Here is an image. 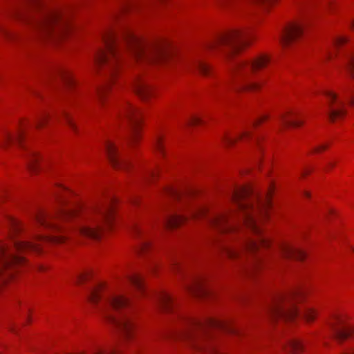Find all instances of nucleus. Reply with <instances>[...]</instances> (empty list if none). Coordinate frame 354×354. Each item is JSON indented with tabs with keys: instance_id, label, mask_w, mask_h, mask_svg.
Here are the masks:
<instances>
[{
	"instance_id": "obj_33",
	"label": "nucleus",
	"mask_w": 354,
	"mask_h": 354,
	"mask_svg": "<svg viewBox=\"0 0 354 354\" xmlns=\"http://www.w3.org/2000/svg\"><path fill=\"white\" fill-rule=\"evenodd\" d=\"M135 5L134 0H122L120 6V12H124L133 7Z\"/></svg>"
},
{
	"instance_id": "obj_1",
	"label": "nucleus",
	"mask_w": 354,
	"mask_h": 354,
	"mask_svg": "<svg viewBox=\"0 0 354 354\" xmlns=\"http://www.w3.org/2000/svg\"><path fill=\"white\" fill-rule=\"evenodd\" d=\"M104 48L97 50L93 60L96 66L104 71L111 80L115 72L123 48H128L136 60L156 62L166 56L168 44L165 41L147 42L131 30L123 28L120 33L108 30L102 35Z\"/></svg>"
},
{
	"instance_id": "obj_52",
	"label": "nucleus",
	"mask_w": 354,
	"mask_h": 354,
	"mask_svg": "<svg viewBox=\"0 0 354 354\" xmlns=\"http://www.w3.org/2000/svg\"><path fill=\"white\" fill-rule=\"evenodd\" d=\"M174 268H179V266H178V263H175L174 264Z\"/></svg>"
},
{
	"instance_id": "obj_2",
	"label": "nucleus",
	"mask_w": 354,
	"mask_h": 354,
	"mask_svg": "<svg viewBox=\"0 0 354 354\" xmlns=\"http://www.w3.org/2000/svg\"><path fill=\"white\" fill-rule=\"evenodd\" d=\"M113 204V200L110 199L89 208L81 205L62 207L55 215L39 211L33 218L37 225L54 233L64 230L58 223L59 221L74 220L77 222L75 233L97 240L101 236L102 223L110 225L111 223Z\"/></svg>"
},
{
	"instance_id": "obj_37",
	"label": "nucleus",
	"mask_w": 354,
	"mask_h": 354,
	"mask_svg": "<svg viewBox=\"0 0 354 354\" xmlns=\"http://www.w3.org/2000/svg\"><path fill=\"white\" fill-rule=\"evenodd\" d=\"M249 135H250V132L247 131H245V132L242 133L241 134H240L236 138H231V137H226L225 139V142L227 144L231 145V144L234 143L237 139H240V138H242L244 137H248Z\"/></svg>"
},
{
	"instance_id": "obj_53",
	"label": "nucleus",
	"mask_w": 354,
	"mask_h": 354,
	"mask_svg": "<svg viewBox=\"0 0 354 354\" xmlns=\"http://www.w3.org/2000/svg\"><path fill=\"white\" fill-rule=\"evenodd\" d=\"M305 194L306 195V196H309V193L308 192H306Z\"/></svg>"
},
{
	"instance_id": "obj_41",
	"label": "nucleus",
	"mask_w": 354,
	"mask_h": 354,
	"mask_svg": "<svg viewBox=\"0 0 354 354\" xmlns=\"http://www.w3.org/2000/svg\"><path fill=\"white\" fill-rule=\"evenodd\" d=\"M0 33L5 37L6 38H13L15 37V35L9 32L8 30H7L6 29H5L4 28L0 26Z\"/></svg>"
},
{
	"instance_id": "obj_29",
	"label": "nucleus",
	"mask_w": 354,
	"mask_h": 354,
	"mask_svg": "<svg viewBox=\"0 0 354 354\" xmlns=\"http://www.w3.org/2000/svg\"><path fill=\"white\" fill-rule=\"evenodd\" d=\"M55 73L57 75H59L63 80V81L66 84H73V80L71 74L66 69H64L61 67H58L56 68Z\"/></svg>"
},
{
	"instance_id": "obj_30",
	"label": "nucleus",
	"mask_w": 354,
	"mask_h": 354,
	"mask_svg": "<svg viewBox=\"0 0 354 354\" xmlns=\"http://www.w3.org/2000/svg\"><path fill=\"white\" fill-rule=\"evenodd\" d=\"M49 118V114L46 113H41L37 117L34 124H32L35 128L39 129L44 125Z\"/></svg>"
},
{
	"instance_id": "obj_36",
	"label": "nucleus",
	"mask_w": 354,
	"mask_h": 354,
	"mask_svg": "<svg viewBox=\"0 0 354 354\" xmlns=\"http://www.w3.org/2000/svg\"><path fill=\"white\" fill-rule=\"evenodd\" d=\"M62 115H63V117L64 118L66 123L68 124V125L73 129V130H75V124L72 119V118L71 117V115H69L68 113H67L66 111H64L62 113Z\"/></svg>"
},
{
	"instance_id": "obj_13",
	"label": "nucleus",
	"mask_w": 354,
	"mask_h": 354,
	"mask_svg": "<svg viewBox=\"0 0 354 354\" xmlns=\"http://www.w3.org/2000/svg\"><path fill=\"white\" fill-rule=\"evenodd\" d=\"M328 325L333 331L334 338L339 343L343 342L354 332V327L347 325L338 316L334 317Z\"/></svg>"
},
{
	"instance_id": "obj_4",
	"label": "nucleus",
	"mask_w": 354,
	"mask_h": 354,
	"mask_svg": "<svg viewBox=\"0 0 354 354\" xmlns=\"http://www.w3.org/2000/svg\"><path fill=\"white\" fill-rule=\"evenodd\" d=\"M178 327L169 335L186 343L193 349L209 353L214 351L212 330H222L227 333L238 334V329L225 320L207 318L200 320L184 315H178Z\"/></svg>"
},
{
	"instance_id": "obj_35",
	"label": "nucleus",
	"mask_w": 354,
	"mask_h": 354,
	"mask_svg": "<svg viewBox=\"0 0 354 354\" xmlns=\"http://www.w3.org/2000/svg\"><path fill=\"white\" fill-rule=\"evenodd\" d=\"M154 145H155L156 149L160 153L164 155L165 151H164V147H163V143H162V138L161 136H160V135L157 136Z\"/></svg>"
},
{
	"instance_id": "obj_32",
	"label": "nucleus",
	"mask_w": 354,
	"mask_h": 354,
	"mask_svg": "<svg viewBox=\"0 0 354 354\" xmlns=\"http://www.w3.org/2000/svg\"><path fill=\"white\" fill-rule=\"evenodd\" d=\"M165 192L167 195H169L170 197H172L174 198L178 199L181 197L183 195V192L174 187H167L165 189Z\"/></svg>"
},
{
	"instance_id": "obj_31",
	"label": "nucleus",
	"mask_w": 354,
	"mask_h": 354,
	"mask_svg": "<svg viewBox=\"0 0 354 354\" xmlns=\"http://www.w3.org/2000/svg\"><path fill=\"white\" fill-rule=\"evenodd\" d=\"M345 67L351 76L354 78V54L348 55L347 62Z\"/></svg>"
},
{
	"instance_id": "obj_3",
	"label": "nucleus",
	"mask_w": 354,
	"mask_h": 354,
	"mask_svg": "<svg viewBox=\"0 0 354 354\" xmlns=\"http://www.w3.org/2000/svg\"><path fill=\"white\" fill-rule=\"evenodd\" d=\"M232 199L241 213L240 219L257 235V239L245 240L241 250L222 246L226 254L230 258H235L244 252L254 254L261 248L268 247L270 241L262 234L257 217L266 216L270 206V191L265 198H261L250 187L240 186L233 189Z\"/></svg>"
},
{
	"instance_id": "obj_39",
	"label": "nucleus",
	"mask_w": 354,
	"mask_h": 354,
	"mask_svg": "<svg viewBox=\"0 0 354 354\" xmlns=\"http://www.w3.org/2000/svg\"><path fill=\"white\" fill-rule=\"evenodd\" d=\"M206 214V210L205 209L198 208L190 212V216L192 217H196L199 216H205Z\"/></svg>"
},
{
	"instance_id": "obj_6",
	"label": "nucleus",
	"mask_w": 354,
	"mask_h": 354,
	"mask_svg": "<svg viewBox=\"0 0 354 354\" xmlns=\"http://www.w3.org/2000/svg\"><path fill=\"white\" fill-rule=\"evenodd\" d=\"M66 238L64 234H35L30 241H14L12 245L0 242V287L12 277L14 268L25 263L24 258L17 255L16 252H40L43 243H59L64 242Z\"/></svg>"
},
{
	"instance_id": "obj_24",
	"label": "nucleus",
	"mask_w": 354,
	"mask_h": 354,
	"mask_svg": "<svg viewBox=\"0 0 354 354\" xmlns=\"http://www.w3.org/2000/svg\"><path fill=\"white\" fill-rule=\"evenodd\" d=\"M6 222L12 236L19 233L23 230V225L21 222L12 216H6Z\"/></svg>"
},
{
	"instance_id": "obj_14",
	"label": "nucleus",
	"mask_w": 354,
	"mask_h": 354,
	"mask_svg": "<svg viewBox=\"0 0 354 354\" xmlns=\"http://www.w3.org/2000/svg\"><path fill=\"white\" fill-rule=\"evenodd\" d=\"M303 34V26L293 23L284 28L279 36V41L284 46H288L296 42Z\"/></svg>"
},
{
	"instance_id": "obj_47",
	"label": "nucleus",
	"mask_w": 354,
	"mask_h": 354,
	"mask_svg": "<svg viewBox=\"0 0 354 354\" xmlns=\"http://www.w3.org/2000/svg\"><path fill=\"white\" fill-rule=\"evenodd\" d=\"M354 353V348H350L343 351L342 354H353Z\"/></svg>"
},
{
	"instance_id": "obj_28",
	"label": "nucleus",
	"mask_w": 354,
	"mask_h": 354,
	"mask_svg": "<svg viewBox=\"0 0 354 354\" xmlns=\"http://www.w3.org/2000/svg\"><path fill=\"white\" fill-rule=\"evenodd\" d=\"M39 157L35 151H29L27 155L28 166L31 171L37 169Z\"/></svg>"
},
{
	"instance_id": "obj_15",
	"label": "nucleus",
	"mask_w": 354,
	"mask_h": 354,
	"mask_svg": "<svg viewBox=\"0 0 354 354\" xmlns=\"http://www.w3.org/2000/svg\"><path fill=\"white\" fill-rule=\"evenodd\" d=\"M105 150L110 162L115 168L127 169L131 166L129 160L119 156L118 149L113 142L109 140L106 141Z\"/></svg>"
},
{
	"instance_id": "obj_18",
	"label": "nucleus",
	"mask_w": 354,
	"mask_h": 354,
	"mask_svg": "<svg viewBox=\"0 0 354 354\" xmlns=\"http://www.w3.org/2000/svg\"><path fill=\"white\" fill-rule=\"evenodd\" d=\"M156 302L158 307L164 312H173L174 304L171 297L167 292H162L156 295Z\"/></svg>"
},
{
	"instance_id": "obj_5",
	"label": "nucleus",
	"mask_w": 354,
	"mask_h": 354,
	"mask_svg": "<svg viewBox=\"0 0 354 354\" xmlns=\"http://www.w3.org/2000/svg\"><path fill=\"white\" fill-rule=\"evenodd\" d=\"M100 285L93 288L89 295L90 302L109 324L118 328L127 338H131L134 331V324L129 314L130 304L124 296L102 292Z\"/></svg>"
},
{
	"instance_id": "obj_40",
	"label": "nucleus",
	"mask_w": 354,
	"mask_h": 354,
	"mask_svg": "<svg viewBox=\"0 0 354 354\" xmlns=\"http://www.w3.org/2000/svg\"><path fill=\"white\" fill-rule=\"evenodd\" d=\"M202 122H201V119L196 117V116H192L187 121V124L188 125H196V124H201Z\"/></svg>"
},
{
	"instance_id": "obj_48",
	"label": "nucleus",
	"mask_w": 354,
	"mask_h": 354,
	"mask_svg": "<svg viewBox=\"0 0 354 354\" xmlns=\"http://www.w3.org/2000/svg\"><path fill=\"white\" fill-rule=\"evenodd\" d=\"M261 262V259L259 257H255L254 259L253 260V266H257Z\"/></svg>"
},
{
	"instance_id": "obj_49",
	"label": "nucleus",
	"mask_w": 354,
	"mask_h": 354,
	"mask_svg": "<svg viewBox=\"0 0 354 354\" xmlns=\"http://www.w3.org/2000/svg\"><path fill=\"white\" fill-rule=\"evenodd\" d=\"M155 175H156V172L154 171H149L147 173V178H152V177L155 176Z\"/></svg>"
},
{
	"instance_id": "obj_21",
	"label": "nucleus",
	"mask_w": 354,
	"mask_h": 354,
	"mask_svg": "<svg viewBox=\"0 0 354 354\" xmlns=\"http://www.w3.org/2000/svg\"><path fill=\"white\" fill-rule=\"evenodd\" d=\"M289 116L296 118V117H297V113H293L292 111H289V112L281 114L279 115V120L280 124L282 126H283V127L292 126V127H299L300 125L302 124L301 121L297 120L295 118H290Z\"/></svg>"
},
{
	"instance_id": "obj_22",
	"label": "nucleus",
	"mask_w": 354,
	"mask_h": 354,
	"mask_svg": "<svg viewBox=\"0 0 354 354\" xmlns=\"http://www.w3.org/2000/svg\"><path fill=\"white\" fill-rule=\"evenodd\" d=\"M187 217L183 215L171 214L165 216L163 224L167 227H175L180 225L187 220Z\"/></svg>"
},
{
	"instance_id": "obj_43",
	"label": "nucleus",
	"mask_w": 354,
	"mask_h": 354,
	"mask_svg": "<svg viewBox=\"0 0 354 354\" xmlns=\"http://www.w3.org/2000/svg\"><path fill=\"white\" fill-rule=\"evenodd\" d=\"M7 329L12 332V333H16L17 332V327L15 326V324L9 322L6 325Z\"/></svg>"
},
{
	"instance_id": "obj_19",
	"label": "nucleus",
	"mask_w": 354,
	"mask_h": 354,
	"mask_svg": "<svg viewBox=\"0 0 354 354\" xmlns=\"http://www.w3.org/2000/svg\"><path fill=\"white\" fill-rule=\"evenodd\" d=\"M133 89L142 100H147L152 95L151 86L140 79L135 82Z\"/></svg>"
},
{
	"instance_id": "obj_20",
	"label": "nucleus",
	"mask_w": 354,
	"mask_h": 354,
	"mask_svg": "<svg viewBox=\"0 0 354 354\" xmlns=\"http://www.w3.org/2000/svg\"><path fill=\"white\" fill-rule=\"evenodd\" d=\"M185 288L188 292L196 296L203 295L207 292L203 286L202 279L200 278H193L192 282L186 285Z\"/></svg>"
},
{
	"instance_id": "obj_42",
	"label": "nucleus",
	"mask_w": 354,
	"mask_h": 354,
	"mask_svg": "<svg viewBox=\"0 0 354 354\" xmlns=\"http://www.w3.org/2000/svg\"><path fill=\"white\" fill-rule=\"evenodd\" d=\"M150 247V243L146 240L142 241V242L140 244V252H144Z\"/></svg>"
},
{
	"instance_id": "obj_50",
	"label": "nucleus",
	"mask_w": 354,
	"mask_h": 354,
	"mask_svg": "<svg viewBox=\"0 0 354 354\" xmlns=\"http://www.w3.org/2000/svg\"><path fill=\"white\" fill-rule=\"evenodd\" d=\"M134 230H135V232H136V234H141L142 233V230H141V229L140 228V227H137V226H136V227H135Z\"/></svg>"
},
{
	"instance_id": "obj_38",
	"label": "nucleus",
	"mask_w": 354,
	"mask_h": 354,
	"mask_svg": "<svg viewBox=\"0 0 354 354\" xmlns=\"http://www.w3.org/2000/svg\"><path fill=\"white\" fill-rule=\"evenodd\" d=\"M109 87V83H108L106 86L100 88L97 91V96L100 100H102L104 95L108 91Z\"/></svg>"
},
{
	"instance_id": "obj_23",
	"label": "nucleus",
	"mask_w": 354,
	"mask_h": 354,
	"mask_svg": "<svg viewBox=\"0 0 354 354\" xmlns=\"http://www.w3.org/2000/svg\"><path fill=\"white\" fill-rule=\"evenodd\" d=\"M24 136V132L22 130L19 131L16 135H12L8 133L5 138H3L1 144L0 145V147L6 148L9 145H12L14 143H18L21 145Z\"/></svg>"
},
{
	"instance_id": "obj_12",
	"label": "nucleus",
	"mask_w": 354,
	"mask_h": 354,
	"mask_svg": "<svg viewBox=\"0 0 354 354\" xmlns=\"http://www.w3.org/2000/svg\"><path fill=\"white\" fill-rule=\"evenodd\" d=\"M120 117L127 120L131 126V134L129 138V142H136L138 138V126L140 123L141 113L129 103H125L120 111Z\"/></svg>"
},
{
	"instance_id": "obj_17",
	"label": "nucleus",
	"mask_w": 354,
	"mask_h": 354,
	"mask_svg": "<svg viewBox=\"0 0 354 354\" xmlns=\"http://www.w3.org/2000/svg\"><path fill=\"white\" fill-rule=\"evenodd\" d=\"M281 254L286 259L302 261L306 257L305 253L302 250L289 243L283 244L281 248Z\"/></svg>"
},
{
	"instance_id": "obj_9",
	"label": "nucleus",
	"mask_w": 354,
	"mask_h": 354,
	"mask_svg": "<svg viewBox=\"0 0 354 354\" xmlns=\"http://www.w3.org/2000/svg\"><path fill=\"white\" fill-rule=\"evenodd\" d=\"M268 62L269 58L266 55H259L253 60H237L233 63L230 75L234 88L236 91H257L261 83L254 80V72L266 67Z\"/></svg>"
},
{
	"instance_id": "obj_44",
	"label": "nucleus",
	"mask_w": 354,
	"mask_h": 354,
	"mask_svg": "<svg viewBox=\"0 0 354 354\" xmlns=\"http://www.w3.org/2000/svg\"><path fill=\"white\" fill-rule=\"evenodd\" d=\"M86 278V273H81L79 274L75 279V282L79 283L82 282Z\"/></svg>"
},
{
	"instance_id": "obj_25",
	"label": "nucleus",
	"mask_w": 354,
	"mask_h": 354,
	"mask_svg": "<svg viewBox=\"0 0 354 354\" xmlns=\"http://www.w3.org/2000/svg\"><path fill=\"white\" fill-rule=\"evenodd\" d=\"M288 348L290 351L292 353V354H304V343L301 340L294 339L290 340L288 343Z\"/></svg>"
},
{
	"instance_id": "obj_11",
	"label": "nucleus",
	"mask_w": 354,
	"mask_h": 354,
	"mask_svg": "<svg viewBox=\"0 0 354 354\" xmlns=\"http://www.w3.org/2000/svg\"><path fill=\"white\" fill-rule=\"evenodd\" d=\"M324 94L327 99V115L331 121L344 117L346 113V102L354 106V91L353 89H346L342 95H338L330 91H326Z\"/></svg>"
},
{
	"instance_id": "obj_8",
	"label": "nucleus",
	"mask_w": 354,
	"mask_h": 354,
	"mask_svg": "<svg viewBox=\"0 0 354 354\" xmlns=\"http://www.w3.org/2000/svg\"><path fill=\"white\" fill-rule=\"evenodd\" d=\"M249 44L248 35L241 30H235L227 34L218 36L213 41L204 44L201 51L198 52L187 62V66L194 71L207 76L210 74V67L203 59V51L219 47H227L232 53H235Z\"/></svg>"
},
{
	"instance_id": "obj_45",
	"label": "nucleus",
	"mask_w": 354,
	"mask_h": 354,
	"mask_svg": "<svg viewBox=\"0 0 354 354\" xmlns=\"http://www.w3.org/2000/svg\"><path fill=\"white\" fill-rule=\"evenodd\" d=\"M266 119H267L266 115L262 116V117L259 118L257 121H255L254 122L253 125H257V124L261 123V122L264 121Z\"/></svg>"
},
{
	"instance_id": "obj_10",
	"label": "nucleus",
	"mask_w": 354,
	"mask_h": 354,
	"mask_svg": "<svg viewBox=\"0 0 354 354\" xmlns=\"http://www.w3.org/2000/svg\"><path fill=\"white\" fill-rule=\"evenodd\" d=\"M300 295V291L297 290L275 295L272 303L268 308L270 316L272 319H293L301 315L306 320L313 321L316 316L314 309L308 308L300 313L295 307V301L299 298Z\"/></svg>"
},
{
	"instance_id": "obj_27",
	"label": "nucleus",
	"mask_w": 354,
	"mask_h": 354,
	"mask_svg": "<svg viewBox=\"0 0 354 354\" xmlns=\"http://www.w3.org/2000/svg\"><path fill=\"white\" fill-rule=\"evenodd\" d=\"M128 281L140 292H144L145 287L142 278L138 274H132L127 276Z\"/></svg>"
},
{
	"instance_id": "obj_7",
	"label": "nucleus",
	"mask_w": 354,
	"mask_h": 354,
	"mask_svg": "<svg viewBox=\"0 0 354 354\" xmlns=\"http://www.w3.org/2000/svg\"><path fill=\"white\" fill-rule=\"evenodd\" d=\"M34 4L37 13L28 10L14 9L11 15L32 24L39 33L61 37L69 29L68 19L60 10L45 8L42 10L37 0H30Z\"/></svg>"
},
{
	"instance_id": "obj_26",
	"label": "nucleus",
	"mask_w": 354,
	"mask_h": 354,
	"mask_svg": "<svg viewBox=\"0 0 354 354\" xmlns=\"http://www.w3.org/2000/svg\"><path fill=\"white\" fill-rule=\"evenodd\" d=\"M346 42V39L344 37H337L333 41L332 49H328L325 53V58L329 59L332 57L333 51L342 46Z\"/></svg>"
},
{
	"instance_id": "obj_51",
	"label": "nucleus",
	"mask_w": 354,
	"mask_h": 354,
	"mask_svg": "<svg viewBox=\"0 0 354 354\" xmlns=\"http://www.w3.org/2000/svg\"><path fill=\"white\" fill-rule=\"evenodd\" d=\"M351 26L352 27V28H354V20H352L351 22Z\"/></svg>"
},
{
	"instance_id": "obj_46",
	"label": "nucleus",
	"mask_w": 354,
	"mask_h": 354,
	"mask_svg": "<svg viewBox=\"0 0 354 354\" xmlns=\"http://www.w3.org/2000/svg\"><path fill=\"white\" fill-rule=\"evenodd\" d=\"M326 147H327V146H326V145H320V146H319V147H315V149H314V151H315V152H319V151H322V150H324V149H326Z\"/></svg>"
},
{
	"instance_id": "obj_34",
	"label": "nucleus",
	"mask_w": 354,
	"mask_h": 354,
	"mask_svg": "<svg viewBox=\"0 0 354 354\" xmlns=\"http://www.w3.org/2000/svg\"><path fill=\"white\" fill-rule=\"evenodd\" d=\"M93 354H120L119 352L113 348H96L93 351Z\"/></svg>"
},
{
	"instance_id": "obj_16",
	"label": "nucleus",
	"mask_w": 354,
	"mask_h": 354,
	"mask_svg": "<svg viewBox=\"0 0 354 354\" xmlns=\"http://www.w3.org/2000/svg\"><path fill=\"white\" fill-rule=\"evenodd\" d=\"M208 222L220 233H227L234 230L230 223V215L227 213L212 215L208 218Z\"/></svg>"
}]
</instances>
